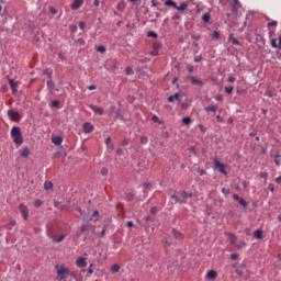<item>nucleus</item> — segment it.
<instances>
[{"label": "nucleus", "instance_id": "23", "mask_svg": "<svg viewBox=\"0 0 281 281\" xmlns=\"http://www.w3.org/2000/svg\"><path fill=\"white\" fill-rule=\"evenodd\" d=\"M65 240V235H58L53 237V243H63Z\"/></svg>", "mask_w": 281, "mask_h": 281}, {"label": "nucleus", "instance_id": "62", "mask_svg": "<svg viewBox=\"0 0 281 281\" xmlns=\"http://www.w3.org/2000/svg\"><path fill=\"white\" fill-rule=\"evenodd\" d=\"M261 177H262V179H267V177H269V175L267 172H262Z\"/></svg>", "mask_w": 281, "mask_h": 281}, {"label": "nucleus", "instance_id": "52", "mask_svg": "<svg viewBox=\"0 0 281 281\" xmlns=\"http://www.w3.org/2000/svg\"><path fill=\"white\" fill-rule=\"evenodd\" d=\"M150 214H157V206L150 209Z\"/></svg>", "mask_w": 281, "mask_h": 281}, {"label": "nucleus", "instance_id": "61", "mask_svg": "<svg viewBox=\"0 0 281 281\" xmlns=\"http://www.w3.org/2000/svg\"><path fill=\"white\" fill-rule=\"evenodd\" d=\"M135 224L133 223V221H128L127 222V227H133Z\"/></svg>", "mask_w": 281, "mask_h": 281}, {"label": "nucleus", "instance_id": "25", "mask_svg": "<svg viewBox=\"0 0 281 281\" xmlns=\"http://www.w3.org/2000/svg\"><path fill=\"white\" fill-rule=\"evenodd\" d=\"M182 124H186V126H190V124H192V119L190 116L183 117Z\"/></svg>", "mask_w": 281, "mask_h": 281}, {"label": "nucleus", "instance_id": "28", "mask_svg": "<svg viewBox=\"0 0 281 281\" xmlns=\"http://www.w3.org/2000/svg\"><path fill=\"white\" fill-rule=\"evenodd\" d=\"M14 225H16V221L14 220H11L7 225V229H12V227H14Z\"/></svg>", "mask_w": 281, "mask_h": 281}, {"label": "nucleus", "instance_id": "30", "mask_svg": "<svg viewBox=\"0 0 281 281\" xmlns=\"http://www.w3.org/2000/svg\"><path fill=\"white\" fill-rule=\"evenodd\" d=\"M112 273H117L120 271V265L115 263L111 267Z\"/></svg>", "mask_w": 281, "mask_h": 281}, {"label": "nucleus", "instance_id": "21", "mask_svg": "<svg viewBox=\"0 0 281 281\" xmlns=\"http://www.w3.org/2000/svg\"><path fill=\"white\" fill-rule=\"evenodd\" d=\"M254 238H257V240H262V231L261 229L255 231Z\"/></svg>", "mask_w": 281, "mask_h": 281}, {"label": "nucleus", "instance_id": "49", "mask_svg": "<svg viewBox=\"0 0 281 281\" xmlns=\"http://www.w3.org/2000/svg\"><path fill=\"white\" fill-rule=\"evenodd\" d=\"M239 4H240V1H238V0H233V3H232L233 8H236V7H238Z\"/></svg>", "mask_w": 281, "mask_h": 281}, {"label": "nucleus", "instance_id": "53", "mask_svg": "<svg viewBox=\"0 0 281 281\" xmlns=\"http://www.w3.org/2000/svg\"><path fill=\"white\" fill-rule=\"evenodd\" d=\"M49 12H50V14H56L57 13V11H56V9L54 7L49 8Z\"/></svg>", "mask_w": 281, "mask_h": 281}, {"label": "nucleus", "instance_id": "2", "mask_svg": "<svg viewBox=\"0 0 281 281\" xmlns=\"http://www.w3.org/2000/svg\"><path fill=\"white\" fill-rule=\"evenodd\" d=\"M187 199H192V193L181 191L178 195H171L173 203H186Z\"/></svg>", "mask_w": 281, "mask_h": 281}, {"label": "nucleus", "instance_id": "26", "mask_svg": "<svg viewBox=\"0 0 281 281\" xmlns=\"http://www.w3.org/2000/svg\"><path fill=\"white\" fill-rule=\"evenodd\" d=\"M210 19H211L210 12H206L202 15V21H204V23H210Z\"/></svg>", "mask_w": 281, "mask_h": 281}, {"label": "nucleus", "instance_id": "45", "mask_svg": "<svg viewBox=\"0 0 281 281\" xmlns=\"http://www.w3.org/2000/svg\"><path fill=\"white\" fill-rule=\"evenodd\" d=\"M238 254H231V260H238Z\"/></svg>", "mask_w": 281, "mask_h": 281}, {"label": "nucleus", "instance_id": "57", "mask_svg": "<svg viewBox=\"0 0 281 281\" xmlns=\"http://www.w3.org/2000/svg\"><path fill=\"white\" fill-rule=\"evenodd\" d=\"M268 188H269L270 192H274V190H276V187H273V184H271V183L268 186Z\"/></svg>", "mask_w": 281, "mask_h": 281}, {"label": "nucleus", "instance_id": "63", "mask_svg": "<svg viewBox=\"0 0 281 281\" xmlns=\"http://www.w3.org/2000/svg\"><path fill=\"white\" fill-rule=\"evenodd\" d=\"M278 49H281V37H279Z\"/></svg>", "mask_w": 281, "mask_h": 281}, {"label": "nucleus", "instance_id": "37", "mask_svg": "<svg viewBox=\"0 0 281 281\" xmlns=\"http://www.w3.org/2000/svg\"><path fill=\"white\" fill-rule=\"evenodd\" d=\"M34 207H41L43 205V201L41 200H35L33 203Z\"/></svg>", "mask_w": 281, "mask_h": 281}, {"label": "nucleus", "instance_id": "18", "mask_svg": "<svg viewBox=\"0 0 281 281\" xmlns=\"http://www.w3.org/2000/svg\"><path fill=\"white\" fill-rule=\"evenodd\" d=\"M9 85L11 88L12 93H16V82L14 81V79H9Z\"/></svg>", "mask_w": 281, "mask_h": 281}, {"label": "nucleus", "instance_id": "3", "mask_svg": "<svg viewBox=\"0 0 281 281\" xmlns=\"http://www.w3.org/2000/svg\"><path fill=\"white\" fill-rule=\"evenodd\" d=\"M11 137L13 138L14 144L21 146L23 144V136L21 135V127H12Z\"/></svg>", "mask_w": 281, "mask_h": 281}, {"label": "nucleus", "instance_id": "17", "mask_svg": "<svg viewBox=\"0 0 281 281\" xmlns=\"http://www.w3.org/2000/svg\"><path fill=\"white\" fill-rule=\"evenodd\" d=\"M52 142L55 146H60V144H63V138L60 136H53Z\"/></svg>", "mask_w": 281, "mask_h": 281}, {"label": "nucleus", "instance_id": "11", "mask_svg": "<svg viewBox=\"0 0 281 281\" xmlns=\"http://www.w3.org/2000/svg\"><path fill=\"white\" fill-rule=\"evenodd\" d=\"M82 3H85V0H75L71 3V10H79V8H82Z\"/></svg>", "mask_w": 281, "mask_h": 281}, {"label": "nucleus", "instance_id": "34", "mask_svg": "<svg viewBox=\"0 0 281 281\" xmlns=\"http://www.w3.org/2000/svg\"><path fill=\"white\" fill-rule=\"evenodd\" d=\"M270 45H271V47L277 48L278 47V40H276V38L270 40Z\"/></svg>", "mask_w": 281, "mask_h": 281}, {"label": "nucleus", "instance_id": "9", "mask_svg": "<svg viewBox=\"0 0 281 281\" xmlns=\"http://www.w3.org/2000/svg\"><path fill=\"white\" fill-rule=\"evenodd\" d=\"M89 109L93 111V113H97L98 115H102L104 113V110L98 105L90 104Z\"/></svg>", "mask_w": 281, "mask_h": 281}, {"label": "nucleus", "instance_id": "27", "mask_svg": "<svg viewBox=\"0 0 281 281\" xmlns=\"http://www.w3.org/2000/svg\"><path fill=\"white\" fill-rule=\"evenodd\" d=\"M99 216H100V212L94 211L92 213L91 217H90V221H94L95 222V221H98Z\"/></svg>", "mask_w": 281, "mask_h": 281}, {"label": "nucleus", "instance_id": "33", "mask_svg": "<svg viewBox=\"0 0 281 281\" xmlns=\"http://www.w3.org/2000/svg\"><path fill=\"white\" fill-rule=\"evenodd\" d=\"M153 49H156V50L159 52V49H161V43H159V42L154 43L153 44Z\"/></svg>", "mask_w": 281, "mask_h": 281}, {"label": "nucleus", "instance_id": "10", "mask_svg": "<svg viewBox=\"0 0 281 281\" xmlns=\"http://www.w3.org/2000/svg\"><path fill=\"white\" fill-rule=\"evenodd\" d=\"M76 265L77 267H79L80 269L87 267V259L83 258V257H79L77 260H76Z\"/></svg>", "mask_w": 281, "mask_h": 281}, {"label": "nucleus", "instance_id": "7", "mask_svg": "<svg viewBox=\"0 0 281 281\" xmlns=\"http://www.w3.org/2000/svg\"><path fill=\"white\" fill-rule=\"evenodd\" d=\"M234 201H237L239 205L244 207V210H247V201L245 199L240 198L238 194L233 195Z\"/></svg>", "mask_w": 281, "mask_h": 281}, {"label": "nucleus", "instance_id": "6", "mask_svg": "<svg viewBox=\"0 0 281 281\" xmlns=\"http://www.w3.org/2000/svg\"><path fill=\"white\" fill-rule=\"evenodd\" d=\"M8 116L12 122H21V114L14 112L13 110L8 111Z\"/></svg>", "mask_w": 281, "mask_h": 281}, {"label": "nucleus", "instance_id": "38", "mask_svg": "<svg viewBox=\"0 0 281 281\" xmlns=\"http://www.w3.org/2000/svg\"><path fill=\"white\" fill-rule=\"evenodd\" d=\"M47 88L49 89V91H54V82L52 80L47 81Z\"/></svg>", "mask_w": 281, "mask_h": 281}, {"label": "nucleus", "instance_id": "58", "mask_svg": "<svg viewBox=\"0 0 281 281\" xmlns=\"http://www.w3.org/2000/svg\"><path fill=\"white\" fill-rule=\"evenodd\" d=\"M144 188H146L147 190H149V188H151L150 182H145V183H144Z\"/></svg>", "mask_w": 281, "mask_h": 281}, {"label": "nucleus", "instance_id": "43", "mask_svg": "<svg viewBox=\"0 0 281 281\" xmlns=\"http://www.w3.org/2000/svg\"><path fill=\"white\" fill-rule=\"evenodd\" d=\"M105 144H106V146H109L111 148V150H113V145H111V137H108L105 139Z\"/></svg>", "mask_w": 281, "mask_h": 281}, {"label": "nucleus", "instance_id": "4", "mask_svg": "<svg viewBox=\"0 0 281 281\" xmlns=\"http://www.w3.org/2000/svg\"><path fill=\"white\" fill-rule=\"evenodd\" d=\"M19 211H20V214L22 215V218H24V221H27V218L30 216V209H27V206H25V204H20Z\"/></svg>", "mask_w": 281, "mask_h": 281}, {"label": "nucleus", "instance_id": "42", "mask_svg": "<svg viewBox=\"0 0 281 281\" xmlns=\"http://www.w3.org/2000/svg\"><path fill=\"white\" fill-rule=\"evenodd\" d=\"M234 91V87H225V92L229 94H232V92Z\"/></svg>", "mask_w": 281, "mask_h": 281}, {"label": "nucleus", "instance_id": "24", "mask_svg": "<svg viewBox=\"0 0 281 281\" xmlns=\"http://www.w3.org/2000/svg\"><path fill=\"white\" fill-rule=\"evenodd\" d=\"M228 41L232 45H240V42H238L234 35H229Z\"/></svg>", "mask_w": 281, "mask_h": 281}, {"label": "nucleus", "instance_id": "5", "mask_svg": "<svg viewBox=\"0 0 281 281\" xmlns=\"http://www.w3.org/2000/svg\"><path fill=\"white\" fill-rule=\"evenodd\" d=\"M213 169L218 170V172H221L222 175H227V171L225 170V165H223L217 159L214 160Z\"/></svg>", "mask_w": 281, "mask_h": 281}, {"label": "nucleus", "instance_id": "60", "mask_svg": "<svg viewBox=\"0 0 281 281\" xmlns=\"http://www.w3.org/2000/svg\"><path fill=\"white\" fill-rule=\"evenodd\" d=\"M85 27H86L85 22H80V23H79V29H80V30H85Z\"/></svg>", "mask_w": 281, "mask_h": 281}, {"label": "nucleus", "instance_id": "15", "mask_svg": "<svg viewBox=\"0 0 281 281\" xmlns=\"http://www.w3.org/2000/svg\"><path fill=\"white\" fill-rule=\"evenodd\" d=\"M217 277H218V273H216V271L214 270H210L206 274V278H209V280H216Z\"/></svg>", "mask_w": 281, "mask_h": 281}, {"label": "nucleus", "instance_id": "31", "mask_svg": "<svg viewBox=\"0 0 281 281\" xmlns=\"http://www.w3.org/2000/svg\"><path fill=\"white\" fill-rule=\"evenodd\" d=\"M274 164H277V166H280V164H281V155L280 154H277L274 156Z\"/></svg>", "mask_w": 281, "mask_h": 281}, {"label": "nucleus", "instance_id": "39", "mask_svg": "<svg viewBox=\"0 0 281 281\" xmlns=\"http://www.w3.org/2000/svg\"><path fill=\"white\" fill-rule=\"evenodd\" d=\"M212 38H221V33H218V31H214L213 34H212Z\"/></svg>", "mask_w": 281, "mask_h": 281}, {"label": "nucleus", "instance_id": "1", "mask_svg": "<svg viewBox=\"0 0 281 281\" xmlns=\"http://www.w3.org/2000/svg\"><path fill=\"white\" fill-rule=\"evenodd\" d=\"M55 269H56V273H57L56 280H58V281L67 280V278H69V276L71 278H76V274L74 272L69 271V268L65 267L64 265H61V266L56 265Z\"/></svg>", "mask_w": 281, "mask_h": 281}, {"label": "nucleus", "instance_id": "48", "mask_svg": "<svg viewBox=\"0 0 281 281\" xmlns=\"http://www.w3.org/2000/svg\"><path fill=\"white\" fill-rule=\"evenodd\" d=\"M203 60V57L201 55L194 57V63H201Z\"/></svg>", "mask_w": 281, "mask_h": 281}, {"label": "nucleus", "instance_id": "13", "mask_svg": "<svg viewBox=\"0 0 281 281\" xmlns=\"http://www.w3.org/2000/svg\"><path fill=\"white\" fill-rule=\"evenodd\" d=\"M175 100L181 102V94H179V92H176L173 95L168 97V102H175Z\"/></svg>", "mask_w": 281, "mask_h": 281}, {"label": "nucleus", "instance_id": "54", "mask_svg": "<svg viewBox=\"0 0 281 281\" xmlns=\"http://www.w3.org/2000/svg\"><path fill=\"white\" fill-rule=\"evenodd\" d=\"M198 172H199L200 177H203V175L206 173L205 169H200Z\"/></svg>", "mask_w": 281, "mask_h": 281}, {"label": "nucleus", "instance_id": "29", "mask_svg": "<svg viewBox=\"0 0 281 281\" xmlns=\"http://www.w3.org/2000/svg\"><path fill=\"white\" fill-rule=\"evenodd\" d=\"M44 188L45 190H52L54 188V183H52L50 181H46L44 183Z\"/></svg>", "mask_w": 281, "mask_h": 281}, {"label": "nucleus", "instance_id": "44", "mask_svg": "<svg viewBox=\"0 0 281 281\" xmlns=\"http://www.w3.org/2000/svg\"><path fill=\"white\" fill-rule=\"evenodd\" d=\"M173 236H175V238H182L181 233H179L178 231H175V229H173Z\"/></svg>", "mask_w": 281, "mask_h": 281}, {"label": "nucleus", "instance_id": "47", "mask_svg": "<svg viewBox=\"0 0 281 281\" xmlns=\"http://www.w3.org/2000/svg\"><path fill=\"white\" fill-rule=\"evenodd\" d=\"M247 247V243L243 241L241 244L237 245V249H243Z\"/></svg>", "mask_w": 281, "mask_h": 281}, {"label": "nucleus", "instance_id": "19", "mask_svg": "<svg viewBox=\"0 0 281 281\" xmlns=\"http://www.w3.org/2000/svg\"><path fill=\"white\" fill-rule=\"evenodd\" d=\"M176 10H178L179 12H186V10H188V3L183 2L180 5H177Z\"/></svg>", "mask_w": 281, "mask_h": 281}, {"label": "nucleus", "instance_id": "50", "mask_svg": "<svg viewBox=\"0 0 281 281\" xmlns=\"http://www.w3.org/2000/svg\"><path fill=\"white\" fill-rule=\"evenodd\" d=\"M214 98L217 102H221V100H223V95L221 94H216Z\"/></svg>", "mask_w": 281, "mask_h": 281}, {"label": "nucleus", "instance_id": "16", "mask_svg": "<svg viewBox=\"0 0 281 281\" xmlns=\"http://www.w3.org/2000/svg\"><path fill=\"white\" fill-rule=\"evenodd\" d=\"M204 111L206 113H216V111H218V108L216 105H209V106L204 108Z\"/></svg>", "mask_w": 281, "mask_h": 281}, {"label": "nucleus", "instance_id": "40", "mask_svg": "<svg viewBox=\"0 0 281 281\" xmlns=\"http://www.w3.org/2000/svg\"><path fill=\"white\" fill-rule=\"evenodd\" d=\"M147 36L151 37V38H157V33H155L154 31H149L147 33Z\"/></svg>", "mask_w": 281, "mask_h": 281}, {"label": "nucleus", "instance_id": "32", "mask_svg": "<svg viewBox=\"0 0 281 281\" xmlns=\"http://www.w3.org/2000/svg\"><path fill=\"white\" fill-rule=\"evenodd\" d=\"M50 106H53L54 109H58V106H60V101L58 100L52 101Z\"/></svg>", "mask_w": 281, "mask_h": 281}, {"label": "nucleus", "instance_id": "64", "mask_svg": "<svg viewBox=\"0 0 281 281\" xmlns=\"http://www.w3.org/2000/svg\"><path fill=\"white\" fill-rule=\"evenodd\" d=\"M86 229H87L86 225L81 226V232H85Z\"/></svg>", "mask_w": 281, "mask_h": 281}, {"label": "nucleus", "instance_id": "14", "mask_svg": "<svg viewBox=\"0 0 281 281\" xmlns=\"http://www.w3.org/2000/svg\"><path fill=\"white\" fill-rule=\"evenodd\" d=\"M83 133H93V125L91 123H85Z\"/></svg>", "mask_w": 281, "mask_h": 281}, {"label": "nucleus", "instance_id": "46", "mask_svg": "<svg viewBox=\"0 0 281 281\" xmlns=\"http://www.w3.org/2000/svg\"><path fill=\"white\" fill-rule=\"evenodd\" d=\"M150 56H159V50L153 48V50L150 52Z\"/></svg>", "mask_w": 281, "mask_h": 281}, {"label": "nucleus", "instance_id": "51", "mask_svg": "<svg viewBox=\"0 0 281 281\" xmlns=\"http://www.w3.org/2000/svg\"><path fill=\"white\" fill-rule=\"evenodd\" d=\"M151 120H153V122H155V123H159V116H157V115H154V116L151 117Z\"/></svg>", "mask_w": 281, "mask_h": 281}, {"label": "nucleus", "instance_id": "22", "mask_svg": "<svg viewBox=\"0 0 281 281\" xmlns=\"http://www.w3.org/2000/svg\"><path fill=\"white\" fill-rule=\"evenodd\" d=\"M165 5H167V8H175V10H177V3L172 0L165 1Z\"/></svg>", "mask_w": 281, "mask_h": 281}, {"label": "nucleus", "instance_id": "41", "mask_svg": "<svg viewBox=\"0 0 281 281\" xmlns=\"http://www.w3.org/2000/svg\"><path fill=\"white\" fill-rule=\"evenodd\" d=\"M140 144H143V145L148 144V137H146V136L140 137Z\"/></svg>", "mask_w": 281, "mask_h": 281}, {"label": "nucleus", "instance_id": "12", "mask_svg": "<svg viewBox=\"0 0 281 281\" xmlns=\"http://www.w3.org/2000/svg\"><path fill=\"white\" fill-rule=\"evenodd\" d=\"M224 234H225V236L228 237V240H229L231 245L236 244V240H238V238L232 233L225 232Z\"/></svg>", "mask_w": 281, "mask_h": 281}, {"label": "nucleus", "instance_id": "56", "mask_svg": "<svg viewBox=\"0 0 281 281\" xmlns=\"http://www.w3.org/2000/svg\"><path fill=\"white\" fill-rule=\"evenodd\" d=\"M106 234V228H103L102 231H101V234H100V237L101 238H104V235Z\"/></svg>", "mask_w": 281, "mask_h": 281}, {"label": "nucleus", "instance_id": "36", "mask_svg": "<svg viewBox=\"0 0 281 281\" xmlns=\"http://www.w3.org/2000/svg\"><path fill=\"white\" fill-rule=\"evenodd\" d=\"M125 74H126V76H133V74H134L133 68L126 67L125 68Z\"/></svg>", "mask_w": 281, "mask_h": 281}, {"label": "nucleus", "instance_id": "35", "mask_svg": "<svg viewBox=\"0 0 281 281\" xmlns=\"http://www.w3.org/2000/svg\"><path fill=\"white\" fill-rule=\"evenodd\" d=\"M97 52H99L100 54H104V52H106V47L100 45L97 47Z\"/></svg>", "mask_w": 281, "mask_h": 281}, {"label": "nucleus", "instance_id": "8", "mask_svg": "<svg viewBox=\"0 0 281 281\" xmlns=\"http://www.w3.org/2000/svg\"><path fill=\"white\" fill-rule=\"evenodd\" d=\"M189 80H190L191 85H194L195 87H203V85H205V82H203V80L196 79V77H189Z\"/></svg>", "mask_w": 281, "mask_h": 281}, {"label": "nucleus", "instance_id": "59", "mask_svg": "<svg viewBox=\"0 0 281 281\" xmlns=\"http://www.w3.org/2000/svg\"><path fill=\"white\" fill-rule=\"evenodd\" d=\"M227 80H228V82H236V78L235 77H228Z\"/></svg>", "mask_w": 281, "mask_h": 281}, {"label": "nucleus", "instance_id": "20", "mask_svg": "<svg viewBox=\"0 0 281 281\" xmlns=\"http://www.w3.org/2000/svg\"><path fill=\"white\" fill-rule=\"evenodd\" d=\"M21 157H30V148L24 147L20 150Z\"/></svg>", "mask_w": 281, "mask_h": 281}, {"label": "nucleus", "instance_id": "55", "mask_svg": "<svg viewBox=\"0 0 281 281\" xmlns=\"http://www.w3.org/2000/svg\"><path fill=\"white\" fill-rule=\"evenodd\" d=\"M89 91H95L97 87L95 85H91L88 87Z\"/></svg>", "mask_w": 281, "mask_h": 281}]
</instances>
